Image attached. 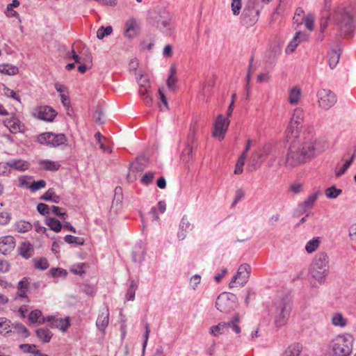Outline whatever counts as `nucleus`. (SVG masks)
I'll return each mask as SVG.
<instances>
[{
    "instance_id": "1",
    "label": "nucleus",
    "mask_w": 356,
    "mask_h": 356,
    "mask_svg": "<svg viewBox=\"0 0 356 356\" xmlns=\"http://www.w3.org/2000/svg\"><path fill=\"white\" fill-rule=\"evenodd\" d=\"M327 147V143L323 139L307 140L301 144L292 145L286 154L285 165L286 167L293 168L305 163L325 152Z\"/></svg>"
},
{
    "instance_id": "2",
    "label": "nucleus",
    "mask_w": 356,
    "mask_h": 356,
    "mask_svg": "<svg viewBox=\"0 0 356 356\" xmlns=\"http://www.w3.org/2000/svg\"><path fill=\"white\" fill-rule=\"evenodd\" d=\"M354 10L352 2L340 4L334 9L332 19L338 26L341 36H350L356 29Z\"/></svg>"
},
{
    "instance_id": "3",
    "label": "nucleus",
    "mask_w": 356,
    "mask_h": 356,
    "mask_svg": "<svg viewBox=\"0 0 356 356\" xmlns=\"http://www.w3.org/2000/svg\"><path fill=\"white\" fill-rule=\"evenodd\" d=\"M291 309L292 302L287 296H283L273 302L270 312L274 316V323L277 327H281L286 324Z\"/></svg>"
},
{
    "instance_id": "4",
    "label": "nucleus",
    "mask_w": 356,
    "mask_h": 356,
    "mask_svg": "<svg viewBox=\"0 0 356 356\" xmlns=\"http://www.w3.org/2000/svg\"><path fill=\"white\" fill-rule=\"evenodd\" d=\"M329 259L326 253L321 252L316 254L311 265L309 273L319 284L325 282L329 273Z\"/></svg>"
},
{
    "instance_id": "5",
    "label": "nucleus",
    "mask_w": 356,
    "mask_h": 356,
    "mask_svg": "<svg viewBox=\"0 0 356 356\" xmlns=\"http://www.w3.org/2000/svg\"><path fill=\"white\" fill-rule=\"evenodd\" d=\"M353 337L350 334H339L330 344V356H350L353 351Z\"/></svg>"
},
{
    "instance_id": "6",
    "label": "nucleus",
    "mask_w": 356,
    "mask_h": 356,
    "mask_svg": "<svg viewBox=\"0 0 356 356\" xmlns=\"http://www.w3.org/2000/svg\"><path fill=\"white\" fill-rule=\"evenodd\" d=\"M152 24L161 31L170 29L171 26V15L163 8H156L149 14Z\"/></svg>"
},
{
    "instance_id": "7",
    "label": "nucleus",
    "mask_w": 356,
    "mask_h": 356,
    "mask_svg": "<svg viewBox=\"0 0 356 356\" xmlns=\"http://www.w3.org/2000/svg\"><path fill=\"white\" fill-rule=\"evenodd\" d=\"M237 306V297L232 293H222L220 294L216 301L218 310L223 313H229Z\"/></svg>"
},
{
    "instance_id": "8",
    "label": "nucleus",
    "mask_w": 356,
    "mask_h": 356,
    "mask_svg": "<svg viewBox=\"0 0 356 356\" xmlns=\"http://www.w3.org/2000/svg\"><path fill=\"white\" fill-rule=\"evenodd\" d=\"M240 321V316L238 314H235L232 320L228 323H219L216 325L211 326L210 327L209 333L214 336L217 337L220 334H225L229 328H232V330L237 334L241 332V328L238 325V323Z\"/></svg>"
},
{
    "instance_id": "9",
    "label": "nucleus",
    "mask_w": 356,
    "mask_h": 356,
    "mask_svg": "<svg viewBox=\"0 0 356 356\" xmlns=\"http://www.w3.org/2000/svg\"><path fill=\"white\" fill-rule=\"evenodd\" d=\"M304 120V111L300 108L294 110L291 120L286 129V134L289 138H296L299 137L300 129L302 128V123Z\"/></svg>"
},
{
    "instance_id": "10",
    "label": "nucleus",
    "mask_w": 356,
    "mask_h": 356,
    "mask_svg": "<svg viewBox=\"0 0 356 356\" xmlns=\"http://www.w3.org/2000/svg\"><path fill=\"white\" fill-rule=\"evenodd\" d=\"M37 141L42 145L57 147L65 144L67 138L63 134H56L52 132H45L38 136Z\"/></svg>"
},
{
    "instance_id": "11",
    "label": "nucleus",
    "mask_w": 356,
    "mask_h": 356,
    "mask_svg": "<svg viewBox=\"0 0 356 356\" xmlns=\"http://www.w3.org/2000/svg\"><path fill=\"white\" fill-rule=\"evenodd\" d=\"M318 102L320 107L327 110L332 107L337 102L336 95L330 90L321 89L317 92Z\"/></svg>"
},
{
    "instance_id": "12",
    "label": "nucleus",
    "mask_w": 356,
    "mask_h": 356,
    "mask_svg": "<svg viewBox=\"0 0 356 356\" xmlns=\"http://www.w3.org/2000/svg\"><path fill=\"white\" fill-rule=\"evenodd\" d=\"M229 124V120L227 118H225L222 114L218 115L214 124L213 136L218 137L219 140L223 139Z\"/></svg>"
},
{
    "instance_id": "13",
    "label": "nucleus",
    "mask_w": 356,
    "mask_h": 356,
    "mask_svg": "<svg viewBox=\"0 0 356 356\" xmlns=\"http://www.w3.org/2000/svg\"><path fill=\"white\" fill-rule=\"evenodd\" d=\"M273 149V145L270 143H267L261 147L258 152H255L252 154L251 160L254 168H257V165L259 163H262L266 157L272 153Z\"/></svg>"
},
{
    "instance_id": "14",
    "label": "nucleus",
    "mask_w": 356,
    "mask_h": 356,
    "mask_svg": "<svg viewBox=\"0 0 356 356\" xmlns=\"http://www.w3.org/2000/svg\"><path fill=\"white\" fill-rule=\"evenodd\" d=\"M259 15V10H252L245 6L241 15V22L244 25L251 26L257 22Z\"/></svg>"
},
{
    "instance_id": "15",
    "label": "nucleus",
    "mask_w": 356,
    "mask_h": 356,
    "mask_svg": "<svg viewBox=\"0 0 356 356\" xmlns=\"http://www.w3.org/2000/svg\"><path fill=\"white\" fill-rule=\"evenodd\" d=\"M195 140V129L191 127L187 137V145L182 152L183 160L188 162L192 159L193 146L192 144Z\"/></svg>"
},
{
    "instance_id": "16",
    "label": "nucleus",
    "mask_w": 356,
    "mask_h": 356,
    "mask_svg": "<svg viewBox=\"0 0 356 356\" xmlns=\"http://www.w3.org/2000/svg\"><path fill=\"white\" fill-rule=\"evenodd\" d=\"M57 115V112L49 106L39 107L37 116L39 119L47 122H52Z\"/></svg>"
},
{
    "instance_id": "17",
    "label": "nucleus",
    "mask_w": 356,
    "mask_h": 356,
    "mask_svg": "<svg viewBox=\"0 0 356 356\" xmlns=\"http://www.w3.org/2000/svg\"><path fill=\"white\" fill-rule=\"evenodd\" d=\"M15 246L14 237L6 236L0 238V252L3 254L10 253Z\"/></svg>"
},
{
    "instance_id": "18",
    "label": "nucleus",
    "mask_w": 356,
    "mask_h": 356,
    "mask_svg": "<svg viewBox=\"0 0 356 356\" xmlns=\"http://www.w3.org/2000/svg\"><path fill=\"white\" fill-rule=\"evenodd\" d=\"M320 194V191H316V193L309 195L307 200L300 203L298 207V211L299 213L302 214L306 212L307 209L312 208Z\"/></svg>"
},
{
    "instance_id": "19",
    "label": "nucleus",
    "mask_w": 356,
    "mask_h": 356,
    "mask_svg": "<svg viewBox=\"0 0 356 356\" xmlns=\"http://www.w3.org/2000/svg\"><path fill=\"white\" fill-rule=\"evenodd\" d=\"M40 286V282H32L29 278L24 277V302H29L26 293H34Z\"/></svg>"
},
{
    "instance_id": "20",
    "label": "nucleus",
    "mask_w": 356,
    "mask_h": 356,
    "mask_svg": "<svg viewBox=\"0 0 356 356\" xmlns=\"http://www.w3.org/2000/svg\"><path fill=\"white\" fill-rule=\"evenodd\" d=\"M47 322L51 327L59 328L63 332H65L70 326V321L68 318H56L53 316H47Z\"/></svg>"
},
{
    "instance_id": "21",
    "label": "nucleus",
    "mask_w": 356,
    "mask_h": 356,
    "mask_svg": "<svg viewBox=\"0 0 356 356\" xmlns=\"http://www.w3.org/2000/svg\"><path fill=\"white\" fill-rule=\"evenodd\" d=\"M46 321L47 322V316H43L42 312L39 309L31 311L28 316V323L29 325H41Z\"/></svg>"
},
{
    "instance_id": "22",
    "label": "nucleus",
    "mask_w": 356,
    "mask_h": 356,
    "mask_svg": "<svg viewBox=\"0 0 356 356\" xmlns=\"http://www.w3.org/2000/svg\"><path fill=\"white\" fill-rule=\"evenodd\" d=\"M250 271L251 267L248 264H243L239 266L237 270V276H238V283L240 286H243L248 282Z\"/></svg>"
},
{
    "instance_id": "23",
    "label": "nucleus",
    "mask_w": 356,
    "mask_h": 356,
    "mask_svg": "<svg viewBox=\"0 0 356 356\" xmlns=\"http://www.w3.org/2000/svg\"><path fill=\"white\" fill-rule=\"evenodd\" d=\"M109 312L108 308H104L99 314L96 321V325L99 331L104 333L106 327L108 325Z\"/></svg>"
},
{
    "instance_id": "24",
    "label": "nucleus",
    "mask_w": 356,
    "mask_h": 356,
    "mask_svg": "<svg viewBox=\"0 0 356 356\" xmlns=\"http://www.w3.org/2000/svg\"><path fill=\"white\" fill-rule=\"evenodd\" d=\"M306 40V36L305 34L298 31L296 33V35L293 37V40L289 43L287 45L285 52L286 54L293 53L296 47L298 46L300 42Z\"/></svg>"
},
{
    "instance_id": "25",
    "label": "nucleus",
    "mask_w": 356,
    "mask_h": 356,
    "mask_svg": "<svg viewBox=\"0 0 356 356\" xmlns=\"http://www.w3.org/2000/svg\"><path fill=\"white\" fill-rule=\"evenodd\" d=\"M341 49H332L328 54V64L331 69H334L339 61Z\"/></svg>"
},
{
    "instance_id": "26",
    "label": "nucleus",
    "mask_w": 356,
    "mask_h": 356,
    "mask_svg": "<svg viewBox=\"0 0 356 356\" xmlns=\"http://www.w3.org/2000/svg\"><path fill=\"white\" fill-rule=\"evenodd\" d=\"M24 353L26 356H48L41 353L38 346L34 344L24 343Z\"/></svg>"
},
{
    "instance_id": "27",
    "label": "nucleus",
    "mask_w": 356,
    "mask_h": 356,
    "mask_svg": "<svg viewBox=\"0 0 356 356\" xmlns=\"http://www.w3.org/2000/svg\"><path fill=\"white\" fill-rule=\"evenodd\" d=\"M6 125L13 134L20 133L22 131L20 121L15 117H12L10 119L6 120Z\"/></svg>"
},
{
    "instance_id": "28",
    "label": "nucleus",
    "mask_w": 356,
    "mask_h": 356,
    "mask_svg": "<svg viewBox=\"0 0 356 356\" xmlns=\"http://www.w3.org/2000/svg\"><path fill=\"white\" fill-rule=\"evenodd\" d=\"M147 163V159L145 156L138 157L131 163L130 170L141 172L145 168Z\"/></svg>"
},
{
    "instance_id": "29",
    "label": "nucleus",
    "mask_w": 356,
    "mask_h": 356,
    "mask_svg": "<svg viewBox=\"0 0 356 356\" xmlns=\"http://www.w3.org/2000/svg\"><path fill=\"white\" fill-rule=\"evenodd\" d=\"M37 337L43 343H48L52 337L51 332L47 328H39L35 331Z\"/></svg>"
},
{
    "instance_id": "30",
    "label": "nucleus",
    "mask_w": 356,
    "mask_h": 356,
    "mask_svg": "<svg viewBox=\"0 0 356 356\" xmlns=\"http://www.w3.org/2000/svg\"><path fill=\"white\" fill-rule=\"evenodd\" d=\"M331 322L335 327H344L347 325L348 320L341 313H335L331 318Z\"/></svg>"
},
{
    "instance_id": "31",
    "label": "nucleus",
    "mask_w": 356,
    "mask_h": 356,
    "mask_svg": "<svg viewBox=\"0 0 356 356\" xmlns=\"http://www.w3.org/2000/svg\"><path fill=\"white\" fill-rule=\"evenodd\" d=\"M40 165L44 170L48 171H57L60 167V165L58 162L51 160L40 161Z\"/></svg>"
},
{
    "instance_id": "32",
    "label": "nucleus",
    "mask_w": 356,
    "mask_h": 356,
    "mask_svg": "<svg viewBox=\"0 0 356 356\" xmlns=\"http://www.w3.org/2000/svg\"><path fill=\"white\" fill-rule=\"evenodd\" d=\"M45 224L49 226L51 230L56 232H60L62 228L61 222L54 218L47 217L45 219Z\"/></svg>"
},
{
    "instance_id": "33",
    "label": "nucleus",
    "mask_w": 356,
    "mask_h": 356,
    "mask_svg": "<svg viewBox=\"0 0 356 356\" xmlns=\"http://www.w3.org/2000/svg\"><path fill=\"white\" fill-rule=\"evenodd\" d=\"M24 186H26L30 188L32 192H35L41 188H44L46 186V181L43 179H40L36 181H34L32 184H29L24 179Z\"/></svg>"
},
{
    "instance_id": "34",
    "label": "nucleus",
    "mask_w": 356,
    "mask_h": 356,
    "mask_svg": "<svg viewBox=\"0 0 356 356\" xmlns=\"http://www.w3.org/2000/svg\"><path fill=\"white\" fill-rule=\"evenodd\" d=\"M40 199L45 201H50L54 203H58L60 202V197L55 194L52 188H49L44 195L41 196Z\"/></svg>"
},
{
    "instance_id": "35",
    "label": "nucleus",
    "mask_w": 356,
    "mask_h": 356,
    "mask_svg": "<svg viewBox=\"0 0 356 356\" xmlns=\"http://www.w3.org/2000/svg\"><path fill=\"white\" fill-rule=\"evenodd\" d=\"M136 22L134 19H131L126 23L127 29L125 30V35L128 38H132L136 34Z\"/></svg>"
},
{
    "instance_id": "36",
    "label": "nucleus",
    "mask_w": 356,
    "mask_h": 356,
    "mask_svg": "<svg viewBox=\"0 0 356 356\" xmlns=\"http://www.w3.org/2000/svg\"><path fill=\"white\" fill-rule=\"evenodd\" d=\"M33 261L34 267L41 270H46L49 266L47 259L44 257L34 258Z\"/></svg>"
},
{
    "instance_id": "37",
    "label": "nucleus",
    "mask_w": 356,
    "mask_h": 356,
    "mask_svg": "<svg viewBox=\"0 0 356 356\" xmlns=\"http://www.w3.org/2000/svg\"><path fill=\"white\" fill-rule=\"evenodd\" d=\"M300 95H301L300 90L298 88H297V87L293 88L291 90L290 93H289V102L291 104H298V102H299L300 97Z\"/></svg>"
},
{
    "instance_id": "38",
    "label": "nucleus",
    "mask_w": 356,
    "mask_h": 356,
    "mask_svg": "<svg viewBox=\"0 0 356 356\" xmlns=\"http://www.w3.org/2000/svg\"><path fill=\"white\" fill-rule=\"evenodd\" d=\"M355 154L356 148L350 160L347 161L339 170L335 171L336 177H339L345 173V172L350 168L352 163L353 162V160L355 159Z\"/></svg>"
},
{
    "instance_id": "39",
    "label": "nucleus",
    "mask_w": 356,
    "mask_h": 356,
    "mask_svg": "<svg viewBox=\"0 0 356 356\" xmlns=\"http://www.w3.org/2000/svg\"><path fill=\"white\" fill-rule=\"evenodd\" d=\"M18 72L17 67L8 64L0 65V72L8 75L16 74Z\"/></svg>"
},
{
    "instance_id": "40",
    "label": "nucleus",
    "mask_w": 356,
    "mask_h": 356,
    "mask_svg": "<svg viewBox=\"0 0 356 356\" xmlns=\"http://www.w3.org/2000/svg\"><path fill=\"white\" fill-rule=\"evenodd\" d=\"M145 254V251L140 246L132 252V259L135 262L140 263L144 259Z\"/></svg>"
},
{
    "instance_id": "41",
    "label": "nucleus",
    "mask_w": 356,
    "mask_h": 356,
    "mask_svg": "<svg viewBox=\"0 0 356 356\" xmlns=\"http://www.w3.org/2000/svg\"><path fill=\"white\" fill-rule=\"evenodd\" d=\"M319 244V238H314L307 243L305 245V250L308 253H312L318 248Z\"/></svg>"
},
{
    "instance_id": "42",
    "label": "nucleus",
    "mask_w": 356,
    "mask_h": 356,
    "mask_svg": "<svg viewBox=\"0 0 356 356\" xmlns=\"http://www.w3.org/2000/svg\"><path fill=\"white\" fill-rule=\"evenodd\" d=\"M300 347L298 344H293L289 346L283 353L282 356H299Z\"/></svg>"
},
{
    "instance_id": "43",
    "label": "nucleus",
    "mask_w": 356,
    "mask_h": 356,
    "mask_svg": "<svg viewBox=\"0 0 356 356\" xmlns=\"http://www.w3.org/2000/svg\"><path fill=\"white\" fill-rule=\"evenodd\" d=\"M341 193L342 190L337 188L334 186L327 188L325 192V195L331 199L337 198Z\"/></svg>"
},
{
    "instance_id": "44",
    "label": "nucleus",
    "mask_w": 356,
    "mask_h": 356,
    "mask_svg": "<svg viewBox=\"0 0 356 356\" xmlns=\"http://www.w3.org/2000/svg\"><path fill=\"white\" fill-rule=\"evenodd\" d=\"M112 31L113 29L111 26L106 28L101 26L97 31V38L99 40H102L104 37L111 35Z\"/></svg>"
},
{
    "instance_id": "45",
    "label": "nucleus",
    "mask_w": 356,
    "mask_h": 356,
    "mask_svg": "<svg viewBox=\"0 0 356 356\" xmlns=\"http://www.w3.org/2000/svg\"><path fill=\"white\" fill-rule=\"evenodd\" d=\"M138 287L136 282L134 280H131L130 286L127 290L126 294V298L127 300H133L135 298L136 290Z\"/></svg>"
},
{
    "instance_id": "46",
    "label": "nucleus",
    "mask_w": 356,
    "mask_h": 356,
    "mask_svg": "<svg viewBox=\"0 0 356 356\" xmlns=\"http://www.w3.org/2000/svg\"><path fill=\"white\" fill-rule=\"evenodd\" d=\"M306 28L309 31H313L314 29L315 17L313 14H308L302 18Z\"/></svg>"
},
{
    "instance_id": "47",
    "label": "nucleus",
    "mask_w": 356,
    "mask_h": 356,
    "mask_svg": "<svg viewBox=\"0 0 356 356\" xmlns=\"http://www.w3.org/2000/svg\"><path fill=\"white\" fill-rule=\"evenodd\" d=\"M64 240L66 243H67L69 244H76V245H83V243H84L83 238L74 236L72 235H66L64 237Z\"/></svg>"
},
{
    "instance_id": "48",
    "label": "nucleus",
    "mask_w": 356,
    "mask_h": 356,
    "mask_svg": "<svg viewBox=\"0 0 356 356\" xmlns=\"http://www.w3.org/2000/svg\"><path fill=\"white\" fill-rule=\"evenodd\" d=\"M8 163L10 172L12 170H18V171L22 170V161H21V160L13 159V160L8 161Z\"/></svg>"
},
{
    "instance_id": "49",
    "label": "nucleus",
    "mask_w": 356,
    "mask_h": 356,
    "mask_svg": "<svg viewBox=\"0 0 356 356\" xmlns=\"http://www.w3.org/2000/svg\"><path fill=\"white\" fill-rule=\"evenodd\" d=\"M179 229L188 232L193 229V225L188 221L186 216H184L179 223Z\"/></svg>"
},
{
    "instance_id": "50",
    "label": "nucleus",
    "mask_w": 356,
    "mask_h": 356,
    "mask_svg": "<svg viewBox=\"0 0 356 356\" xmlns=\"http://www.w3.org/2000/svg\"><path fill=\"white\" fill-rule=\"evenodd\" d=\"M245 154H241V156L239 157L237 163L236 165V168L234 170V173L236 175H239L243 172V167L245 164Z\"/></svg>"
},
{
    "instance_id": "51",
    "label": "nucleus",
    "mask_w": 356,
    "mask_h": 356,
    "mask_svg": "<svg viewBox=\"0 0 356 356\" xmlns=\"http://www.w3.org/2000/svg\"><path fill=\"white\" fill-rule=\"evenodd\" d=\"M10 321L5 318H0V333H9L13 332L12 330H8V329L10 327ZM15 330L13 331L15 332Z\"/></svg>"
},
{
    "instance_id": "52",
    "label": "nucleus",
    "mask_w": 356,
    "mask_h": 356,
    "mask_svg": "<svg viewBox=\"0 0 356 356\" xmlns=\"http://www.w3.org/2000/svg\"><path fill=\"white\" fill-rule=\"evenodd\" d=\"M49 273L53 277H65L67 275V272L65 270L61 269L60 268H51L49 270Z\"/></svg>"
},
{
    "instance_id": "53",
    "label": "nucleus",
    "mask_w": 356,
    "mask_h": 356,
    "mask_svg": "<svg viewBox=\"0 0 356 356\" xmlns=\"http://www.w3.org/2000/svg\"><path fill=\"white\" fill-rule=\"evenodd\" d=\"M246 6H249V8L252 10H259V13L263 9V5L261 4L260 0H248Z\"/></svg>"
},
{
    "instance_id": "54",
    "label": "nucleus",
    "mask_w": 356,
    "mask_h": 356,
    "mask_svg": "<svg viewBox=\"0 0 356 356\" xmlns=\"http://www.w3.org/2000/svg\"><path fill=\"white\" fill-rule=\"evenodd\" d=\"M241 0H232V11L234 15H238L241 9Z\"/></svg>"
},
{
    "instance_id": "55",
    "label": "nucleus",
    "mask_w": 356,
    "mask_h": 356,
    "mask_svg": "<svg viewBox=\"0 0 356 356\" xmlns=\"http://www.w3.org/2000/svg\"><path fill=\"white\" fill-rule=\"evenodd\" d=\"M122 200V189L120 186H117L115 189V195L113 200V204H120Z\"/></svg>"
},
{
    "instance_id": "56",
    "label": "nucleus",
    "mask_w": 356,
    "mask_h": 356,
    "mask_svg": "<svg viewBox=\"0 0 356 356\" xmlns=\"http://www.w3.org/2000/svg\"><path fill=\"white\" fill-rule=\"evenodd\" d=\"M63 209L56 207V206H52L50 208V211H51L52 213H54L56 216L60 218L62 220H65L67 217V215L65 212L62 211Z\"/></svg>"
},
{
    "instance_id": "57",
    "label": "nucleus",
    "mask_w": 356,
    "mask_h": 356,
    "mask_svg": "<svg viewBox=\"0 0 356 356\" xmlns=\"http://www.w3.org/2000/svg\"><path fill=\"white\" fill-rule=\"evenodd\" d=\"M177 81V78L176 76H169L167 79V86L168 88L172 90L175 91L177 89L176 83Z\"/></svg>"
},
{
    "instance_id": "58",
    "label": "nucleus",
    "mask_w": 356,
    "mask_h": 356,
    "mask_svg": "<svg viewBox=\"0 0 356 356\" xmlns=\"http://www.w3.org/2000/svg\"><path fill=\"white\" fill-rule=\"evenodd\" d=\"M38 211L42 215H48L50 213V208L44 203H39L37 206Z\"/></svg>"
},
{
    "instance_id": "59",
    "label": "nucleus",
    "mask_w": 356,
    "mask_h": 356,
    "mask_svg": "<svg viewBox=\"0 0 356 356\" xmlns=\"http://www.w3.org/2000/svg\"><path fill=\"white\" fill-rule=\"evenodd\" d=\"M154 177V172H146L142 177L141 181L145 185H148L152 181Z\"/></svg>"
},
{
    "instance_id": "60",
    "label": "nucleus",
    "mask_w": 356,
    "mask_h": 356,
    "mask_svg": "<svg viewBox=\"0 0 356 356\" xmlns=\"http://www.w3.org/2000/svg\"><path fill=\"white\" fill-rule=\"evenodd\" d=\"M245 196V192L241 189H238L235 193V197L232 204V207H234L239 201H241Z\"/></svg>"
},
{
    "instance_id": "61",
    "label": "nucleus",
    "mask_w": 356,
    "mask_h": 356,
    "mask_svg": "<svg viewBox=\"0 0 356 356\" xmlns=\"http://www.w3.org/2000/svg\"><path fill=\"white\" fill-rule=\"evenodd\" d=\"M145 336H144L145 339H144V342L143 343V354L145 353V348H146V346L147 344V341L149 339V333H150L149 325L148 323H146L145 325Z\"/></svg>"
},
{
    "instance_id": "62",
    "label": "nucleus",
    "mask_w": 356,
    "mask_h": 356,
    "mask_svg": "<svg viewBox=\"0 0 356 356\" xmlns=\"http://www.w3.org/2000/svg\"><path fill=\"white\" fill-rule=\"evenodd\" d=\"M5 14L8 17H16L18 19L19 22H21L19 14L18 13H17L15 10H14L13 8L7 7Z\"/></svg>"
},
{
    "instance_id": "63",
    "label": "nucleus",
    "mask_w": 356,
    "mask_h": 356,
    "mask_svg": "<svg viewBox=\"0 0 356 356\" xmlns=\"http://www.w3.org/2000/svg\"><path fill=\"white\" fill-rule=\"evenodd\" d=\"M10 172L8 162L0 163V175H7Z\"/></svg>"
},
{
    "instance_id": "64",
    "label": "nucleus",
    "mask_w": 356,
    "mask_h": 356,
    "mask_svg": "<svg viewBox=\"0 0 356 356\" xmlns=\"http://www.w3.org/2000/svg\"><path fill=\"white\" fill-rule=\"evenodd\" d=\"M201 276L199 275H195L191 278V285L192 288L195 290L198 284L200 283Z\"/></svg>"
}]
</instances>
